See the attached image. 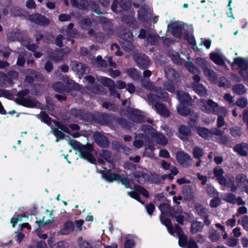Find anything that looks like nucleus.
Segmentation results:
<instances>
[{"mask_svg": "<svg viewBox=\"0 0 248 248\" xmlns=\"http://www.w3.org/2000/svg\"><path fill=\"white\" fill-rule=\"evenodd\" d=\"M62 80L65 85L61 82H56L53 85V88L57 92L65 94L70 93L71 90L78 91L80 89V86L69 77H63Z\"/></svg>", "mask_w": 248, "mask_h": 248, "instance_id": "nucleus-1", "label": "nucleus"}, {"mask_svg": "<svg viewBox=\"0 0 248 248\" xmlns=\"http://www.w3.org/2000/svg\"><path fill=\"white\" fill-rule=\"evenodd\" d=\"M70 142L71 144L78 151L81 158L88 160L92 159L93 155L91 152L93 149L92 144L83 145L75 140H71Z\"/></svg>", "mask_w": 248, "mask_h": 248, "instance_id": "nucleus-2", "label": "nucleus"}, {"mask_svg": "<svg viewBox=\"0 0 248 248\" xmlns=\"http://www.w3.org/2000/svg\"><path fill=\"white\" fill-rule=\"evenodd\" d=\"M141 130L145 134L154 139L156 143L162 145H165L167 144V139L163 134L156 132L155 129L151 126L143 125L141 127Z\"/></svg>", "mask_w": 248, "mask_h": 248, "instance_id": "nucleus-3", "label": "nucleus"}, {"mask_svg": "<svg viewBox=\"0 0 248 248\" xmlns=\"http://www.w3.org/2000/svg\"><path fill=\"white\" fill-rule=\"evenodd\" d=\"M29 93L28 90L19 91L17 93V97L16 99V103L22 106L33 108L37 105L36 101L31 97L27 96Z\"/></svg>", "mask_w": 248, "mask_h": 248, "instance_id": "nucleus-4", "label": "nucleus"}, {"mask_svg": "<svg viewBox=\"0 0 248 248\" xmlns=\"http://www.w3.org/2000/svg\"><path fill=\"white\" fill-rule=\"evenodd\" d=\"M141 85L146 89L157 93L158 97L160 98V99H163L166 101H169V99H168V93L164 91L160 87L154 86L151 81L146 79H142L141 80Z\"/></svg>", "mask_w": 248, "mask_h": 248, "instance_id": "nucleus-5", "label": "nucleus"}, {"mask_svg": "<svg viewBox=\"0 0 248 248\" xmlns=\"http://www.w3.org/2000/svg\"><path fill=\"white\" fill-rule=\"evenodd\" d=\"M176 158L177 162L183 167H191L192 166V158L188 154L179 151L176 153Z\"/></svg>", "mask_w": 248, "mask_h": 248, "instance_id": "nucleus-6", "label": "nucleus"}, {"mask_svg": "<svg viewBox=\"0 0 248 248\" xmlns=\"http://www.w3.org/2000/svg\"><path fill=\"white\" fill-rule=\"evenodd\" d=\"M136 34H134L133 31H125L124 33L122 34L121 38L123 39L122 42V47L127 51L134 50V46L131 43L132 38Z\"/></svg>", "mask_w": 248, "mask_h": 248, "instance_id": "nucleus-7", "label": "nucleus"}, {"mask_svg": "<svg viewBox=\"0 0 248 248\" xmlns=\"http://www.w3.org/2000/svg\"><path fill=\"white\" fill-rule=\"evenodd\" d=\"M201 109L206 113H214L218 104L211 99L201 101Z\"/></svg>", "mask_w": 248, "mask_h": 248, "instance_id": "nucleus-8", "label": "nucleus"}, {"mask_svg": "<svg viewBox=\"0 0 248 248\" xmlns=\"http://www.w3.org/2000/svg\"><path fill=\"white\" fill-rule=\"evenodd\" d=\"M70 132L68 127L61 124H57L56 128H52L53 134L57 138L56 142L64 138L65 135L64 133L69 134Z\"/></svg>", "mask_w": 248, "mask_h": 248, "instance_id": "nucleus-9", "label": "nucleus"}, {"mask_svg": "<svg viewBox=\"0 0 248 248\" xmlns=\"http://www.w3.org/2000/svg\"><path fill=\"white\" fill-rule=\"evenodd\" d=\"M134 59L137 65L140 68L145 69L150 64V60L149 57L143 54H135L134 55Z\"/></svg>", "mask_w": 248, "mask_h": 248, "instance_id": "nucleus-10", "label": "nucleus"}, {"mask_svg": "<svg viewBox=\"0 0 248 248\" xmlns=\"http://www.w3.org/2000/svg\"><path fill=\"white\" fill-rule=\"evenodd\" d=\"M95 22L90 18H85L80 21L79 24L80 27L84 29L88 30V33L90 36H94L97 37V34L95 31L93 29H90L95 24Z\"/></svg>", "mask_w": 248, "mask_h": 248, "instance_id": "nucleus-11", "label": "nucleus"}, {"mask_svg": "<svg viewBox=\"0 0 248 248\" xmlns=\"http://www.w3.org/2000/svg\"><path fill=\"white\" fill-rule=\"evenodd\" d=\"M71 66L72 70L80 75L86 74L89 73V68L84 64L78 61L71 62Z\"/></svg>", "mask_w": 248, "mask_h": 248, "instance_id": "nucleus-12", "label": "nucleus"}, {"mask_svg": "<svg viewBox=\"0 0 248 248\" xmlns=\"http://www.w3.org/2000/svg\"><path fill=\"white\" fill-rule=\"evenodd\" d=\"M30 21L40 25H46L49 23V20L45 16L38 13L33 14L29 16Z\"/></svg>", "mask_w": 248, "mask_h": 248, "instance_id": "nucleus-13", "label": "nucleus"}, {"mask_svg": "<svg viewBox=\"0 0 248 248\" xmlns=\"http://www.w3.org/2000/svg\"><path fill=\"white\" fill-rule=\"evenodd\" d=\"M135 180L140 184H144L149 180L150 175L143 170H136L132 174Z\"/></svg>", "mask_w": 248, "mask_h": 248, "instance_id": "nucleus-14", "label": "nucleus"}, {"mask_svg": "<svg viewBox=\"0 0 248 248\" xmlns=\"http://www.w3.org/2000/svg\"><path fill=\"white\" fill-rule=\"evenodd\" d=\"M152 108L155 110L160 115L165 117H168L170 116V111L163 104L159 102H156L154 105H153Z\"/></svg>", "mask_w": 248, "mask_h": 248, "instance_id": "nucleus-15", "label": "nucleus"}, {"mask_svg": "<svg viewBox=\"0 0 248 248\" xmlns=\"http://www.w3.org/2000/svg\"><path fill=\"white\" fill-rule=\"evenodd\" d=\"M94 138L96 143L100 147L106 148L109 145V141L108 138L99 132L95 133Z\"/></svg>", "mask_w": 248, "mask_h": 248, "instance_id": "nucleus-16", "label": "nucleus"}, {"mask_svg": "<svg viewBox=\"0 0 248 248\" xmlns=\"http://www.w3.org/2000/svg\"><path fill=\"white\" fill-rule=\"evenodd\" d=\"M69 52V50L64 51L62 49L57 50L56 52L53 53L50 56V59L54 62H59L66 58L68 53Z\"/></svg>", "mask_w": 248, "mask_h": 248, "instance_id": "nucleus-17", "label": "nucleus"}, {"mask_svg": "<svg viewBox=\"0 0 248 248\" xmlns=\"http://www.w3.org/2000/svg\"><path fill=\"white\" fill-rule=\"evenodd\" d=\"M100 22L102 24L104 30L108 34L113 33V27L110 21L104 16H100Z\"/></svg>", "mask_w": 248, "mask_h": 248, "instance_id": "nucleus-18", "label": "nucleus"}, {"mask_svg": "<svg viewBox=\"0 0 248 248\" xmlns=\"http://www.w3.org/2000/svg\"><path fill=\"white\" fill-rule=\"evenodd\" d=\"M75 228V225L73 222L67 221L64 223L62 228L60 231L59 233L62 235H68L72 232Z\"/></svg>", "mask_w": 248, "mask_h": 248, "instance_id": "nucleus-19", "label": "nucleus"}, {"mask_svg": "<svg viewBox=\"0 0 248 248\" xmlns=\"http://www.w3.org/2000/svg\"><path fill=\"white\" fill-rule=\"evenodd\" d=\"M130 118L133 121L138 123H142L146 121V118L144 117L142 112L138 109H134L132 111Z\"/></svg>", "mask_w": 248, "mask_h": 248, "instance_id": "nucleus-20", "label": "nucleus"}, {"mask_svg": "<svg viewBox=\"0 0 248 248\" xmlns=\"http://www.w3.org/2000/svg\"><path fill=\"white\" fill-rule=\"evenodd\" d=\"M168 27L169 30H171L172 33L174 36L177 38L181 37L183 27L181 25L173 24L171 25H169Z\"/></svg>", "mask_w": 248, "mask_h": 248, "instance_id": "nucleus-21", "label": "nucleus"}, {"mask_svg": "<svg viewBox=\"0 0 248 248\" xmlns=\"http://www.w3.org/2000/svg\"><path fill=\"white\" fill-rule=\"evenodd\" d=\"M234 150L242 156H245L247 155L248 151V144L246 143H242L236 145L234 148Z\"/></svg>", "mask_w": 248, "mask_h": 248, "instance_id": "nucleus-22", "label": "nucleus"}, {"mask_svg": "<svg viewBox=\"0 0 248 248\" xmlns=\"http://www.w3.org/2000/svg\"><path fill=\"white\" fill-rule=\"evenodd\" d=\"M205 76L212 83H215L217 81V77L215 72L208 67L203 71Z\"/></svg>", "mask_w": 248, "mask_h": 248, "instance_id": "nucleus-23", "label": "nucleus"}, {"mask_svg": "<svg viewBox=\"0 0 248 248\" xmlns=\"http://www.w3.org/2000/svg\"><path fill=\"white\" fill-rule=\"evenodd\" d=\"M197 132L199 135L205 140L211 138V130L205 127H197Z\"/></svg>", "mask_w": 248, "mask_h": 248, "instance_id": "nucleus-24", "label": "nucleus"}, {"mask_svg": "<svg viewBox=\"0 0 248 248\" xmlns=\"http://www.w3.org/2000/svg\"><path fill=\"white\" fill-rule=\"evenodd\" d=\"M165 75L167 78L171 81H176L178 78V75L174 69L171 68H167L165 69Z\"/></svg>", "mask_w": 248, "mask_h": 248, "instance_id": "nucleus-25", "label": "nucleus"}, {"mask_svg": "<svg viewBox=\"0 0 248 248\" xmlns=\"http://www.w3.org/2000/svg\"><path fill=\"white\" fill-rule=\"evenodd\" d=\"M192 88L201 96H204L207 94L206 88L200 83H193Z\"/></svg>", "mask_w": 248, "mask_h": 248, "instance_id": "nucleus-26", "label": "nucleus"}, {"mask_svg": "<svg viewBox=\"0 0 248 248\" xmlns=\"http://www.w3.org/2000/svg\"><path fill=\"white\" fill-rule=\"evenodd\" d=\"M97 80L104 86L108 87L109 88L112 87H115L114 81L109 78L98 76L97 77Z\"/></svg>", "mask_w": 248, "mask_h": 248, "instance_id": "nucleus-27", "label": "nucleus"}, {"mask_svg": "<svg viewBox=\"0 0 248 248\" xmlns=\"http://www.w3.org/2000/svg\"><path fill=\"white\" fill-rule=\"evenodd\" d=\"M203 228V225L202 222L193 221L191 225L190 232L192 234H195L202 231Z\"/></svg>", "mask_w": 248, "mask_h": 248, "instance_id": "nucleus-28", "label": "nucleus"}, {"mask_svg": "<svg viewBox=\"0 0 248 248\" xmlns=\"http://www.w3.org/2000/svg\"><path fill=\"white\" fill-rule=\"evenodd\" d=\"M91 63L98 67H104L107 65V62L102 59L101 56H98L96 58L91 59Z\"/></svg>", "mask_w": 248, "mask_h": 248, "instance_id": "nucleus-29", "label": "nucleus"}, {"mask_svg": "<svg viewBox=\"0 0 248 248\" xmlns=\"http://www.w3.org/2000/svg\"><path fill=\"white\" fill-rule=\"evenodd\" d=\"M177 97L181 103H188L191 100V97L188 93L181 91L177 92Z\"/></svg>", "mask_w": 248, "mask_h": 248, "instance_id": "nucleus-30", "label": "nucleus"}, {"mask_svg": "<svg viewBox=\"0 0 248 248\" xmlns=\"http://www.w3.org/2000/svg\"><path fill=\"white\" fill-rule=\"evenodd\" d=\"M72 5L80 9H86L88 7L87 0H70Z\"/></svg>", "mask_w": 248, "mask_h": 248, "instance_id": "nucleus-31", "label": "nucleus"}, {"mask_svg": "<svg viewBox=\"0 0 248 248\" xmlns=\"http://www.w3.org/2000/svg\"><path fill=\"white\" fill-rule=\"evenodd\" d=\"M232 90L237 95H243L247 92V89L245 86L240 83L234 85Z\"/></svg>", "mask_w": 248, "mask_h": 248, "instance_id": "nucleus-32", "label": "nucleus"}, {"mask_svg": "<svg viewBox=\"0 0 248 248\" xmlns=\"http://www.w3.org/2000/svg\"><path fill=\"white\" fill-rule=\"evenodd\" d=\"M126 73L129 77L134 80H138L140 77V72L134 68H130L126 69Z\"/></svg>", "mask_w": 248, "mask_h": 248, "instance_id": "nucleus-33", "label": "nucleus"}, {"mask_svg": "<svg viewBox=\"0 0 248 248\" xmlns=\"http://www.w3.org/2000/svg\"><path fill=\"white\" fill-rule=\"evenodd\" d=\"M236 183L238 186H243L248 184V179L244 174H239L236 176Z\"/></svg>", "mask_w": 248, "mask_h": 248, "instance_id": "nucleus-34", "label": "nucleus"}, {"mask_svg": "<svg viewBox=\"0 0 248 248\" xmlns=\"http://www.w3.org/2000/svg\"><path fill=\"white\" fill-rule=\"evenodd\" d=\"M100 155L104 158L108 163H111L113 160V157L111 155V153L108 150H101L99 153ZM110 168H114L113 165L111 163V166H109Z\"/></svg>", "mask_w": 248, "mask_h": 248, "instance_id": "nucleus-35", "label": "nucleus"}, {"mask_svg": "<svg viewBox=\"0 0 248 248\" xmlns=\"http://www.w3.org/2000/svg\"><path fill=\"white\" fill-rule=\"evenodd\" d=\"M179 133L182 135L180 138L182 140H185L184 137L188 136L191 134L190 129L186 125H181L179 127Z\"/></svg>", "mask_w": 248, "mask_h": 248, "instance_id": "nucleus-36", "label": "nucleus"}, {"mask_svg": "<svg viewBox=\"0 0 248 248\" xmlns=\"http://www.w3.org/2000/svg\"><path fill=\"white\" fill-rule=\"evenodd\" d=\"M233 63L237 65L240 68L244 69L248 68V62L244 59L241 58H235Z\"/></svg>", "mask_w": 248, "mask_h": 248, "instance_id": "nucleus-37", "label": "nucleus"}, {"mask_svg": "<svg viewBox=\"0 0 248 248\" xmlns=\"http://www.w3.org/2000/svg\"><path fill=\"white\" fill-rule=\"evenodd\" d=\"M195 62L197 65L202 69L203 71L210 67L209 62L202 58H197Z\"/></svg>", "mask_w": 248, "mask_h": 248, "instance_id": "nucleus-38", "label": "nucleus"}, {"mask_svg": "<svg viewBox=\"0 0 248 248\" xmlns=\"http://www.w3.org/2000/svg\"><path fill=\"white\" fill-rule=\"evenodd\" d=\"M169 55L172 61L176 64H180L182 63L183 60L180 58L178 52L171 50L169 52Z\"/></svg>", "mask_w": 248, "mask_h": 248, "instance_id": "nucleus-39", "label": "nucleus"}, {"mask_svg": "<svg viewBox=\"0 0 248 248\" xmlns=\"http://www.w3.org/2000/svg\"><path fill=\"white\" fill-rule=\"evenodd\" d=\"M186 68L192 74H200L199 69L192 62H187L185 63Z\"/></svg>", "mask_w": 248, "mask_h": 248, "instance_id": "nucleus-40", "label": "nucleus"}, {"mask_svg": "<svg viewBox=\"0 0 248 248\" xmlns=\"http://www.w3.org/2000/svg\"><path fill=\"white\" fill-rule=\"evenodd\" d=\"M177 110L179 114L184 116L188 115L191 112L190 109L188 107H185L182 104L178 106Z\"/></svg>", "mask_w": 248, "mask_h": 248, "instance_id": "nucleus-41", "label": "nucleus"}, {"mask_svg": "<svg viewBox=\"0 0 248 248\" xmlns=\"http://www.w3.org/2000/svg\"><path fill=\"white\" fill-rule=\"evenodd\" d=\"M208 237L212 241L216 242L220 238V234L217 231L212 228L209 231Z\"/></svg>", "mask_w": 248, "mask_h": 248, "instance_id": "nucleus-42", "label": "nucleus"}, {"mask_svg": "<svg viewBox=\"0 0 248 248\" xmlns=\"http://www.w3.org/2000/svg\"><path fill=\"white\" fill-rule=\"evenodd\" d=\"M193 155L196 159H200L203 156L204 150L202 148L196 146L193 149Z\"/></svg>", "mask_w": 248, "mask_h": 248, "instance_id": "nucleus-43", "label": "nucleus"}, {"mask_svg": "<svg viewBox=\"0 0 248 248\" xmlns=\"http://www.w3.org/2000/svg\"><path fill=\"white\" fill-rule=\"evenodd\" d=\"M138 16L139 19L142 21H146L148 20L149 18L148 14L146 10L144 8L142 7L139 10Z\"/></svg>", "mask_w": 248, "mask_h": 248, "instance_id": "nucleus-44", "label": "nucleus"}, {"mask_svg": "<svg viewBox=\"0 0 248 248\" xmlns=\"http://www.w3.org/2000/svg\"><path fill=\"white\" fill-rule=\"evenodd\" d=\"M210 58L215 63L221 65L223 63V61L218 53H212L210 54Z\"/></svg>", "mask_w": 248, "mask_h": 248, "instance_id": "nucleus-45", "label": "nucleus"}, {"mask_svg": "<svg viewBox=\"0 0 248 248\" xmlns=\"http://www.w3.org/2000/svg\"><path fill=\"white\" fill-rule=\"evenodd\" d=\"M195 209L197 213L201 216L204 217L207 215V209L200 204H196L195 205Z\"/></svg>", "mask_w": 248, "mask_h": 248, "instance_id": "nucleus-46", "label": "nucleus"}, {"mask_svg": "<svg viewBox=\"0 0 248 248\" xmlns=\"http://www.w3.org/2000/svg\"><path fill=\"white\" fill-rule=\"evenodd\" d=\"M228 111L226 108L223 106H219L217 107L214 114L218 116H222V117H226Z\"/></svg>", "mask_w": 248, "mask_h": 248, "instance_id": "nucleus-47", "label": "nucleus"}, {"mask_svg": "<svg viewBox=\"0 0 248 248\" xmlns=\"http://www.w3.org/2000/svg\"><path fill=\"white\" fill-rule=\"evenodd\" d=\"M190 115V119L189 121L188 124L191 126H194L196 125L197 123V120H198V113L195 112H191L189 114Z\"/></svg>", "mask_w": 248, "mask_h": 248, "instance_id": "nucleus-48", "label": "nucleus"}, {"mask_svg": "<svg viewBox=\"0 0 248 248\" xmlns=\"http://www.w3.org/2000/svg\"><path fill=\"white\" fill-rule=\"evenodd\" d=\"M20 32L18 31H12L7 33V39L10 42H13L18 39Z\"/></svg>", "mask_w": 248, "mask_h": 248, "instance_id": "nucleus-49", "label": "nucleus"}, {"mask_svg": "<svg viewBox=\"0 0 248 248\" xmlns=\"http://www.w3.org/2000/svg\"><path fill=\"white\" fill-rule=\"evenodd\" d=\"M182 211V208L180 206H176L173 208H171L170 214L171 217H174L177 216V215L179 216L181 215Z\"/></svg>", "mask_w": 248, "mask_h": 248, "instance_id": "nucleus-50", "label": "nucleus"}, {"mask_svg": "<svg viewBox=\"0 0 248 248\" xmlns=\"http://www.w3.org/2000/svg\"><path fill=\"white\" fill-rule=\"evenodd\" d=\"M178 237L180 246L183 248H186L188 242L187 236L184 234L179 236Z\"/></svg>", "mask_w": 248, "mask_h": 248, "instance_id": "nucleus-51", "label": "nucleus"}, {"mask_svg": "<svg viewBox=\"0 0 248 248\" xmlns=\"http://www.w3.org/2000/svg\"><path fill=\"white\" fill-rule=\"evenodd\" d=\"M223 200L228 202L234 203L236 202L235 195L232 193H227L223 196Z\"/></svg>", "mask_w": 248, "mask_h": 248, "instance_id": "nucleus-52", "label": "nucleus"}, {"mask_svg": "<svg viewBox=\"0 0 248 248\" xmlns=\"http://www.w3.org/2000/svg\"><path fill=\"white\" fill-rule=\"evenodd\" d=\"M134 189L135 191L140 193L144 197L146 198L149 197V193L148 191L141 186L138 185H136L134 186Z\"/></svg>", "mask_w": 248, "mask_h": 248, "instance_id": "nucleus-53", "label": "nucleus"}, {"mask_svg": "<svg viewBox=\"0 0 248 248\" xmlns=\"http://www.w3.org/2000/svg\"><path fill=\"white\" fill-rule=\"evenodd\" d=\"M159 208L161 211L162 215H163L168 213L170 214L171 208L169 206L168 204L163 203L159 205Z\"/></svg>", "mask_w": 248, "mask_h": 248, "instance_id": "nucleus-54", "label": "nucleus"}, {"mask_svg": "<svg viewBox=\"0 0 248 248\" xmlns=\"http://www.w3.org/2000/svg\"><path fill=\"white\" fill-rule=\"evenodd\" d=\"M39 117L42 122H44L47 124H51L50 118L45 112L42 111L39 114Z\"/></svg>", "mask_w": 248, "mask_h": 248, "instance_id": "nucleus-55", "label": "nucleus"}, {"mask_svg": "<svg viewBox=\"0 0 248 248\" xmlns=\"http://www.w3.org/2000/svg\"><path fill=\"white\" fill-rule=\"evenodd\" d=\"M236 105L241 108H244L247 106L248 100L245 97H240L236 102Z\"/></svg>", "mask_w": 248, "mask_h": 248, "instance_id": "nucleus-56", "label": "nucleus"}, {"mask_svg": "<svg viewBox=\"0 0 248 248\" xmlns=\"http://www.w3.org/2000/svg\"><path fill=\"white\" fill-rule=\"evenodd\" d=\"M230 133L233 137H237L241 136L242 131L238 127H233L230 130Z\"/></svg>", "mask_w": 248, "mask_h": 248, "instance_id": "nucleus-57", "label": "nucleus"}, {"mask_svg": "<svg viewBox=\"0 0 248 248\" xmlns=\"http://www.w3.org/2000/svg\"><path fill=\"white\" fill-rule=\"evenodd\" d=\"M92 91L95 93L101 94H105L107 93L106 90L102 86H100L99 85H95L93 89L92 90Z\"/></svg>", "mask_w": 248, "mask_h": 248, "instance_id": "nucleus-58", "label": "nucleus"}, {"mask_svg": "<svg viewBox=\"0 0 248 248\" xmlns=\"http://www.w3.org/2000/svg\"><path fill=\"white\" fill-rule=\"evenodd\" d=\"M149 180L155 184H159L161 183L160 175L156 173H153L150 176Z\"/></svg>", "mask_w": 248, "mask_h": 248, "instance_id": "nucleus-59", "label": "nucleus"}, {"mask_svg": "<svg viewBox=\"0 0 248 248\" xmlns=\"http://www.w3.org/2000/svg\"><path fill=\"white\" fill-rule=\"evenodd\" d=\"M102 106L106 109L112 111H115L118 109V107L115 104L110 102H105L103 104Z\"/></svg>", "mask_w": 248, "mask_h": 248, "instance_id": "nucleus-60", "label": "nucleus"}, {"mask_svg": "<svg viewBox=\"0 0 248 248\" xmlns=\"http://www.w3.org/2000/svg\"><path fill=\"white\" fill-rule=\"evenodd\" d=\"M117 122L119 124L125 128H130L131 127V124L127 122V121L124 119H118Z\"/></svg>", "mask_w": 248, "mask_h": 248, "instance_id": "nucleus-61", "label": "nucleus"}, {"mask_svg": "<svg viewBox=\"0 0 248 248\" xmlns=\"http://www.w3.org/2000/svg\"><path fill=\"white\" fill-rule=\"evenodd\" d=\"M159 97H158L157 93H156V94L153 93H149L147 95V100L149 105H153L155 101L156 100V98Z\"/></svg>", "mask_w": 248, "mask_h": 248, "instance_id": "nucleus-62", "label": "nucleus"}, {"mask_svg": "<svg viewBox=\"0 0 248 248\" xmlns=\"http://www.w3.org/2000/svg\"><path fill=\"white\" fill-rule=\"evenodd\" d=\"M238 240L233 237H229L226 242V244L231 247H234L237 245Z\"/></svg>", "mask_w": 248, "mask_h": 248, "instance_id": "nucleus-63", "label": "nucleus"}, {"mask_svg": "<svg viewBox=\"0 0 248 248\" xmlns=\"http://www.w3.org/2000/svg\"><path fill=\"white\" fill-rule=\"evenodd\" d=\"M239 74L243 78L246 84L248 85V72L246 70H241L239 72Z\"/></svg>", "mask_w": 248, "mask_h": 248, "instance_id": "nucleus-64", "label": "nucleus"}]
</instances>
